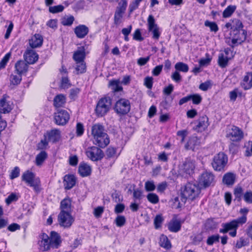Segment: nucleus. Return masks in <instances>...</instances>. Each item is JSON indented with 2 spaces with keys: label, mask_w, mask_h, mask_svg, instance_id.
Returning <instances> with one entry per match:
<instances>
[{
  "label": "nucleus",
  "mask_w": 252,
  "mask_h": 252,
  "mask_svg": "<svg viewBox=\"0 0 252 252\" xmlns=\"http://www.w3.org/2000/svg\"><path fill=\"white\" fill-rule=\"evenodd\" d=\"M62 240L60 235L52 231L48 236L45 233L38 235L37 245L38 249L42 252L50 251L51 249H58L61 245Z\"/></svg>",
  "instance_id": "f257e3e1"
},
{
  "label": "nucleus",
  "mask_w": 252,
  "mask_h": 252,
  "mask_svg": "<svg viewBox=\"0 0 252 252\" xmlns=\"http://www.w3.org/2000/svg\"><path fill=\"white\" fill-rule=\"evenodd\" d=\"M247 221V216H243L231 221L221 224L222 228H220L219 232L225 234L229 231V234L232 237L236 236L237 230L240 225H242Z\"/></svg>",
  "instance_id": "f03ea898"
},
{
  "label": "nucleus",
  "mask_w": 252,
  "mask_h": 252,
  "mask_svg": "<svg viewBox=\"0 0 252 252\" xmlns=\"http://www.w3.org/2000/svg\"><path fill=\"white\" fill-rule=\"evenodd\" d=\"M200 191V188L198 184L189 182L185 186L182 196L185 199L193 200L198 196Z\"/></svg>",
  "instance_id": "7ed1b4c3"
},
{
  "label": "nucleus",
  "mask_w": 252,
  "mask_h": 252,
  "mask_svg": "<svg viewBox=\"0 0 252 252\" xmlns=\"http://www.w3.org/2000/svg\"><path fill=\"white\" fill-rule=\"evenodd\" d=\"M21 178L22 181L32 187L35 192H39L41 191L40 179L39 178H35V174L32 172L26 171L22 174Z\"/></svg>",
  "instance_id": "20e7f679"
},
{
  "label": "nucleus",
  "mask_w": 252,
  "mask_h": 252,
  "mask_svg": "<svg viewBox=\"0 0 252 252\" xmlns=\"http://www.w3.org/2000/svg\"><path fill=\"white\" fill-rule=\"evenodd\" d=\"M227 162V155L223 152H220L214 157L211 164L215 171H224Z\"/></svg>",
  "instance_id": "39448f33"
},
{
  "label": "nucleus",
  "mask_w": 252,
  "mask_h": 252,
  "mask_svg": "<svg viewBox=\"0 0 252 252\" xmlns=\"http://www.w3.org/2000/svg\"><path fill=\"white\" fill-rule=\"evenodd\" d=\"M195 169L194 161L187 158L179 165L178 172L183 176L191 175L194 173Z\"/></svg>",
  "instance_id": "423d86ee"
},
{
  "label": "nucleus",
  "mask_w": 252,
  "mask_h": 252,
  "mask_svg": "<svg viewBox=\"0 0 252 252\" xmlns=\"http://www.w3.org/2000/svg\"><path fill=\"white\" fill-rule=\"evenodd\" d=\"M111 105V99L110 97H105L101 98L98 102L95 113L98 116H103L109 110Z\"/></svg>",
  "instance_id": "0eeeda50"
},
{
  "label": "nucleus",
  "mask_w": 252,
  "mask_h": 252,
  "mask_svg": "<svg viewBox=\"0 0 252 252\" xmlns=\"http://www.w3.org/2000/svg\"><path fill=\"white\" fill-rule=\"evenodd\" d=\"M215 182V176L210 171L203 172L199 177L198 185L204 188L213 185Z\"/></svg>",
  "instance_id": "6e6552de"
},
{
  "label": "nucleus",
  "mask_w": 252,
  "mask_h": 252,
  "mask_svg": "<svg viewBox=\"0 0 252 252\" xmlns=\"http://www.w3.org/2000/svg\"><path fill=\"white\" fill-rule=\"evenodd\" d=\"M59 224L64 228H69L74 221L71 214L65 211H61L58 217Z\"/></svg>",
  "instance_id": "1a4fd4ad"
},
{
  "label": "nucleus",
  "mask_w": 252,
  "mask_h": 252,
  "mask_svg": "<svg viewBox=\"0 0 252 252\" xmlns=\"http://www.w3.org/2000/svg\"><path fill=\"white\" fill-rule=\"evenodd\" d=\"M130 106L129 101L124 98L118 100L115 105L114 110L120 115L127 114L130 110Z\"/></svg>",
  "instance_id": "9d476101"
},
{
  "label": "nucleus",
  "mask_w": 252,
  "mask_h": 252,
  "mask_svg": "<svg viewBox=\"0 0 252 252\" xmlns=\"http://www.w3.org/2000/svg\"><path fill=\"white\" fill-rule=\"evenodd\" d=\"M13 104L9 96L3 95L0 98V112L6 114L9 113L13 109Z\"/></svg>",
  "instance_id": "9b49d317"
},
{
  "label": "nucleus",
  "mask_w": 252,
  "mask_h": 252,
  "mask_svg": "<svg viewBox=\"0 0 252 252\" xmlns=\"http://www.w3.org/2000/svg\"><path fill=\"white\" fill-rule=\"evenodd\" d=\"M148 26L149 31L153 34V38L158 39L160 35L159 28L156 23L154 16L151 15L148 18Z\"/></svg>",
  "instance_id": "f8f14e48"
},
{
  "label": "nucleus",
  "mask_w": 252,
  "mask_h": 252,
  "mask_svg": "<svg viewBox=\"0 0 252 252\" xmlns=\"http://www.w3.org/2000/svg\"><path fill=\"white\" fill-rule=\"evenodd\" d=\"M86 155L93 161L100 160L103 157L102 151L95 146L88 148L86 151Z\"/></svg>",
  "instance_id": "ddd939ff"
},
{
  "label": "nucleus",
  "mask_w": 252,
  "mask_h": 252,
  "mask_svg": "<svg viewBox=\"0 0 252 252\" xmlns=\"http://www.w3.org/2000/svg\"><path fill=\"white\" fill-rule=\"evenodd\" d=\"M226 136L232 141H238L243 137V132L238 127H232L227 131Z\"/></svg>",
  "instance_id": "4468645a"
},
{
  "label": "nucleus",
  "mask_w": 252,
  "mask_h": 252,
  "mask_svg": "<svg viewBox=\"0 0 252 252\" xmlns=\"http://www.w3.org/2000/svg\"><path fill=\"white\" fill-rule=\"evenodd\" d=\"M69 119L68 113L64 110H60L55 114L54 119L57 125H65Z\"/></svg>",
  "instance_id": "2eb2a0df"
},
{
  "label": "nucleus",
  "mask_w": 252,
  "mask_h": 252,
  "mask_svg": "<svg viewBox=\"0 0 252 252\" xmlns=\"http://www.w3.org/2000/svg\"><path fill=\"white\" fill-rule=\"evenodd\" d=\"M225 27L227 29L232 30L231 33L235 32L237 33L238 32L241 31L240 29L242 28V24L239 20L235 19L227 23Z\"/></svg>",
  "instance_id": "dca6fc26"
},
{
  "label": "nucleus",
  "mask_w": 252,
  "mask_h": 252,
  "mask_svg": "<svg viewBox=\"0 0 252 252\" xmlns=\"http://www.w3.org/2000/svg\"><path fill=\"white\" fill-rule=\"evenodd\" d=\"M232 42L233 44H240L244 42L246 39V33L243 30L231 33Z\"/></svg>",
  "instance_id": "f3484780"
},
{
  "label": "nucleus",
  "mask_w": 252,
  "mask_h": 252,
  "mask_svg": "<svg viewBox=\"0 0 252 252\" xmlns=\"http://www.w3.org/2000/svg\"><path fill=\"white\" fill-rule=\"evenodd\" d=\"M44 137H46L49 142L55 143L60 139V131L57 129H52L45 133L44 134Z\"/></svg>",
  "instance_id": "a211bd4d"
},
{
  "label": "nucleus",
  "mask_w": 252,
  "mask_h": 252,
  "mask_svg": "<svg viewBox=\"0 0 252 252\" xmlns=\"http://www.w3.org/2000/svg\"><path fill=\"white\" fill-rule=\"evenodd\" d=\"M76 182V179L73 175H66L63 178V186L64 189H70L75 186Z\"/></svg>",
  "instance_id": "6ab92c4d"
},
{
  "label": "nucleus",
  "mask_w": 252,
  "mask_h": 252,
  "mask_svg": "<svg viewBox=\"0 0 252 252\" xmlns=\"http://www.w3.org/2000/svg\"><path fill=\"white\" fill-rule=\"evenodd\" d=\"M94 144L101 148L106 147L110 143V140L108 134L101 135L100 137L94 139Z\"/></svg>",
  "instance_id": "aec40b11"
},
{
  "label": "nucleus",
  "mask_w": 252,
  "mask_h": 252,
  "mask_svg": "<svg viewBox=\"0 0 252 252\" xmlns=\"http://www.w3.org/2000/svg\"><path fill=\"white\" fill-rule=\"evenodd\" d=\"M24 57L25 61L28 63L30 64L34 63L38 59L37 54L32 49L27 50L24 55Z\"/></svg>",
  "instance_id": "412c9836"
},
{
  "label": "nucleus",
  "mask_w": 252,
  "mask_h": 252,
  "mask_svg": "<svg viewBox=\"0 0 252 252\" xmlns=\"http://www.w3.org/2000/svg\"><path fill=\"white\" fill-rule=\"evenodd\" d=\"M86 53H85V49L84 47H81L79 48L77 50L75 51L74 52L73 55V59L75 62H83L85 59Z\"/></svg>",
  "instance_id": "4be33fe9"
},
{
  "label": "nucleus",
  "mask_w": 252,
  "mask_h": 252,
  "mask_svg": "<svg viewBox=\"0 0 252 252\" xmlns=\"http://www.w3.org/2000/svg\"><path fill=\"white\" fill-rule=\"evenodd\" d=\"M43 42V38L39 34H35L29 40V44L32 48L40 46Z\"/></svg>",
  "instance_id": "5701e85b"
},
{
  "label": "nucleus",
  "mask_w": 252,
  "mask_h": 252,
  "mask_svg": "<svg viewBox=\"0 0 252 252\" xmlns=\"http://www.w3.org/2000/svg\"><path fill=\"white\" fill-rule=\"evenodd\" d=\"M235 175L234 174L228 172L225 174L222 178V182L227 186H232L235 181Z\"/></svg>",
  "instance_id": "b1692460"
},
{
  "label": "nucleus",
  "mask_w": 252,
  "mask_h": 252,
  "mask_svg": "<svg viewBox=\"0 0 252 252\" xmlns=\"http://www.w3.org/2000/svg\"><path fill=\"white\" fill-rule=\"evenodd\" d=\"M229 52V50L225 49L219 55L218 63L220 66L224 67L227 65L228 61V55Z\"/></svg>",
  "instance_id": "393cba45"
},
{
  "label": "nucleus",
  "mask_w": 252,
  "mask_h": 252,
  "mask_svg": "<svg viewBox=\"0 0 252 252\" xmlns=\"http://www.w3.org/2000/svg\"><path fill=\"white\" fill-rule=\"evenodd\" d=\"M200 143V139L197 136H193L189 138L185 145V148L187 150L191 149L193 150L196 146L199 145Z\"/></svg>",
  "instance_id": "a878e982"
},
{
  "label": "nucleus",
  "mask_w": 252,
  "mask_h": 252,
  "mask_svg": "<svg viewBox=\"0 0 252 252\" xmlns=\"http://www.w3.org/2000/svg\"><path fill=\"white\" fill-rule=\"evenodd\" d=\"M88 32V28L84 25H79L74 29V32L79 38H83L87 34Z\"/></svg>",
  "instance_id": "bb28decb"
},
{
  "label": "nucleus",
  "mask_w": 252,
  "mask_h": 252,
  "mask_svg": "<svg viewBox=\"0 0 252 252\" xmlns=\"http://www.w3.org/2000/svg\"><path fill=\"white\" fill-rule=\"evenodd\" d=\"M78 172L81 176L86 177L91 174V169L86 163H82L79 166Z\"/></svg>",
  "instance_id": "cd10ccee"
},
{
  "label": "nucleus",
  "mask_w": 252,
  "mask_h": 252,
  "mask_svg": "<svg viewBox=\"0 0 252 252\" xmlns=\"http://www.w3.org/2000/svg\"><path fill=\"white\" fill-rule=\"evenodd\" d=\"M15 67L17 73L20 74L26 72L28 69V65L23 61H18L15 64Z\"/></svg>",
  "instance_id": "c85d7f7f"
},
{
  "label": "nucleus",
  "mask_w": 252,
  "mask_h": 252,
  "mask_svg": "<svg viewBox=\"0 0 252 252\" xmlns=\"http://www.w3.org/2000/svg\"><path fill=\"white\" fill-rule=\"evenodd\" d=\"M181 228V224L178 220H173L171 221L168 225V229L172 232H178Z\"/></svg>",
  "instance_id": "c756f323"
},
{
  "label": "nucleus",
  "mask_w": 252,
  "mask_h": 252,
  "mask_svg": "<svg viewBox=\"0 0 252 252\" xmlns=\"http://www.w3.org/2000/svg\"><path fill=\"white\" fill-rule=\"evenodd\" d=\"M91 132L94 139L107 134L104 131L103 127H92Z\"/></svg>",
  "instance_id": "7c9ffc66"
},
{
  "label": "nucleus",
  "mask_w": 252,
  "mask_h": 252,
  "mask_svg": "<svg viewBox=\"0 0 252 252\" xmlns=\"http://www.w3.org/2000/svg\"><path fill=\"white\" fill-rule=\"evenodd\" d=\"M242 86L246 90L249 89L252 87V73H248L244 77Z\"/></svg>",
  "instance_id": "2f4dec72"
},
{
  "label": "nucleus",
  "mask_w": 252,
  "mask_h": 252,
  "mask_svg": "<svg viewBox=\"0 0 252 252\" xmlns=\"http://www.w3.org/2000/svg\"><path fill=\"white\" fill-rule=\"evenodd\" d=\"M47 158V154L45 151H42L37 154L35 158V164L37 166H40Z\"/></svg>",
  "instance_id": "473e14b6"
},
{
  "label": "nucleus",
  "mask_w": 252,
  "mask_h": 252,
  "mask_svg": "<svg viewBox=\"0 0 252 252\" xmlns=\"http://www.w3.org/2000/svg\"><path fill=\"white\" fill-rule=\"evenodd\" d=\"M159 243L161 247L166 249H169L171 247V245L168 238L163 234L160 236Z\"/></svg>",
  "instance_id": "72a5a7b5"
},
{
  "label": "nucleus",
  "mask_w": 252,
  "mask_h": 252,
  "mask_svg": "<svg viewBox=\"0 0 252 252\" xmlns=\"http://www.w3.org/2000/svg\"><path fill=\"white\" fill-rule=\"evenodd\" d=\"M109 86L114 92H119L123 90V87L120 85V81L119 80L110 81Z\"/></svg>",
  "instance_id": "f704fd0d"
},
{
  "label": "nucleus",
  "mask_w": 252,
  "mask_h": 252,
  "mask_svg": "<svg viewBox=\"0 0 252 252\" xmlns=\"http://www.w3.org/2000/svg\"><path fill=\"white\" fill-rule=\"evenodd\" d=\"M71 205V200L69 197L63 199L61 202V211H65L68 212L70 210Z\"/></svg>",
  "instance_id": "c9c22d12"
},
{
  "label": "nucleus",
  "mask_w": 252,
  "mask_h": 252,
  "mask_svg": "<svg viewBox=\"0 0 252 252\" xmlns=\"http://www.w3.org/2000/svg\"><path fill=\"white\" fill-rule=\"evenodd\" d=\"M65 103V97L63 94L57 95L54 99V105L56 107L62 106Z\"/></svg>",
  "instance_id": "e433bc0d"
},
{
  "label": "nucleus",
  "mask_w": 252,
  "mask_h": 252,
  "mask_svg": "<svg viewBox=\"0 0 252 252\" xmlns=\"http://www.w3.org/2000/svg\"><path fill=\"white\" fill-rule=\"evenodd\" d=\"M244 189L240 186L235 187L234 189V195L235 196V200L237 201H240L242 198H243Z\"/></svg>",
  "instance_id": "4c0bfd02"
},
{
  "label": "nucleus",
  "mask_w": 252,
  "mask_h": 252,
  "mask_svg": "<svg viewBox=\"0 0 252 252\" xmlns=\"http://www.w3.org/2000/svg\"><path fill=\"white\" fill-rule=\"evenodd\" d=\"M75 71L77 74L84 73L86 70V65L84 61L75 63Z\"/></svg>",
  "instance_id": "58836bf2"
},
{
  "label": "nucleus",
  "mask_w": 252,
  "mask_h": 252,
  "mask_svg": "<svg viewBox=\"0 0 252 252\" xmlns=\"http://www.w3.org/2000/svg\"><path fill=\"white\" fill-rule=\"evenodd\" d=\"M21 81V74H12L10 77V86H16L19 84Z\"/></svg>",
  "instance_id": "ea45409f"
},
{
  "label": "nucleus",
  "mask_w": 252,
  "mask_h": 252,
  "mask_svg": "<svg viewBox=\"0 0 252 252\" xmlns=\"http://www.w3.org/2000/svg\"><path fill=\"white\" fill-rule=\"evenodd\" d=\"M236 9V7L235 5L228 6L223 12V17L225 18L230 17Z\"/></svg>",
  "instance_id": "a19ab883"
},
{
  "label": "nucleus",
  "mask_w": 252,
  "mask_h": 252,
  "mask_svg": "<svg viewBox=\"0 0 252 252\" xmlns=\"http://www.w3.org/2000/svg\"><path fill=\"white\" fill-rule=\"evenodd\" d=\"M220 238V236L219 234L211 235L208 237L206 243L209 246H212L214 243L219 242Z\"/></svg>",
  "instance_id": "79ce46f5"
},
{
  "label": "nucleus",
  "mask_w": 252,
  "mask_h": 252,
  "mask_svg": "<svg viewBox=\"0 0 252 252\" xmlns=\"http://www.w3.org/2000/svg\"><path fill=\"white\" fill-rule=\"evenodd\" d=\"M147 200L151 203L156 204L159 202V197L154 193H149L147 195Z\"/></svg>",
  "instance_id": "37998d69"
},
{
  "label": "nucleus",
  "mask_w": 252,
  "mask_h": 252,
  "mask_svg": "<svg viewBox=\"0 0 252 252\" xmlns=\"http://www.w3.org/2000/svg\"><path fill=\"white\" fill-rule=\"evenodd\" d=\"M74 18L72 16H65L61 20V23L64 26H70L73 23Z\"/></svg>",
  "instance_id": "c03bdc74"
},
{
  "label": "nucleus",
  "mask_w": 252,
  "mask_h": 252,
  "mask_svg": "<svg viewBox=\"0 0 252 252\" xmlns=\"http://www.w3.org/2000/svg\"><path fill=\"white\" fill-rule=\"evenodd\" d=\"M175 68L178 71L184 72H187L189 70L188 65L182 62L177 63L175 65Z\"/></svg>",
  "instance_id": "a18cd8bd"
},
{
  "label": "nucleus",
  "mask_w": 252,
  "mask_h": 252,
  "mask_svg": "<svg viewBox=\"0 0 252 252\" xmlns=\"http://www.w3.org/2000/svg\"><path fill=\"white\" fill-rule=\"evenodd\" d=\"M163 220V218L161 215H158L156 216L154 219V225L156 229H158L161 227Z\"/></svg>",
  "instance_id": "49530a36"
},
{
  "label": "nucleus",
  "mask_w": 252,
  "mask_h": 252,
  "mask_svg": "<svg viewBox=\"0 0 252 252\" xmlns=\"http://www.w3.org/2000/svg\"><path fill=\"white\" fill-rule=\"evenodd\" d=\"M243 199L246 203L252 204V191L248 190L244 192Z\"/></svg>",
  "instance_id": "de8ad7c7"
},
{
  "label": "nucleus",
  "mask_w": 252,
  "mask_h": 252,
  "mask_svg": "<svg viewBox=\"0 0 252 252\" xmlns=\"http://www.w3.org/2000/svg\"><path fill=\"white\" fill-rule=\"evenodd\" d=\"M49 141L46 137H44V139L41 141L37 145V149L38 150L45 149L48 145Z\"/></svg>",
  "instance_id": "09e8293b"
},
{
  "label": "nucleus",
  "mask_w": 252,
  "mask_h": 252,
  "mask_svg": "<svg viewBox=\"0 0 252 252\" xmlns=\"http://www.w3.org/2000/svg\"><path fill=\"white\" fill-rule=\"evenodd\" d=\"M126 218L123 216H118L115 219L116 224L118 227H122L126 223Z\"/></svg>",
  "instance_id": "8fccbe9b"
},
{
  "label": "nucleus",
  "mask_w": 252,
  "mask_h": 252,
  "mask_svg": "<svg viewBox=\"0 0 252 252\" xmlns=\"http://www.w3.org/2000/svg\"><path fill=\"white\" fill-rule=\"evenodd\" d=\"M64 9V7L62 5H58L53 6H50L49 11L52 13H57L62 12Z\"/></svg>",
  "instance_id": "3c124183"
},
{
  "label": "nucleus",
  "mask_w": 252,
  "mask_h": 252,
  "mask_svg": "<svg viewBox=\"0 0 252 252\" xmlns=\"http://www.w3.org/2000/svg\"><path fill=\"white\" fill-rule=\"evenodd\" d=\"M204 25L206 27H209L212 32H217L218 30V27L216 23L206 21Z\"/></svg>",
  "instance_id": "603ef678"
},
{
  "label": "nucleus",
  "mask_w": 252,
  "mask_h": 252,
  "mask_svg": "<svg viewBox=\"0 0 252 252\" xmlns=\"http://www.w3.org/2000/svg\"><path fill=\"white\" fill-rule=\"evenodd\" d=\"M145 189L147 191H152L156 189V186L153 181H148L145 184Z\"/></svg>",
  "instance_id": "864d4df0"
},
{
  "label": "nucleus",
  "mask_w": 252,
  "mask_h": 252,
  "mask_svg": "<svg viewBox=\"0 0 252 252\" xmlns=\"http://www.w3.org/2000/svg\"><path fill=\"white\" fill-rule=\"evenodd\" d=\"M124 12L117 10L115 14L114 22L116 25L119 24L121 22L123 14Z\"/></svg>",
  "instance_id": "5fc2aeb1"
},
{
  "label": "nucleus",
  "mask_w": 252,
  "mask_h": 252,
  "mask_svg": "<svg viewBox=\"0 0 252 252\" xmlns=\"http://www.w3.org/2000/svg\"><path fill=\"white\" fill-rule=\"evenodd\" d=\"M248 244V240L243 237H241L237 241L236 244V247L238 249H240L242 247L246 246Z\"/></svg>",
  "instance_id": "6e6d98bb"
},
{
  "label": "nucleus",
  "mask_w": 252,
  "mask_h": 252,
  "mask_svg": "<svg viewBox=\"0 0 252 252\" xmlns=\"http://www.w3.org/2000/svg\"><path fill=\"white\" fill-rule=\"evenodd\" d=\"M20 168L18 166H16L11 171L9 175L10 179L13 180L16 178H17L20 175Z\"/></svg>",
  "instance_id": "4d7b16f0"
},
{
  "label": "nucleus",
  "mask_w": 252,
  "mask_h": 252,
  "mask_svg": "<svg viewBox=\"0 0 252 252\" xmlns=\"http://www.w3.org/2000/svg\"><path fill=\"white\" fill-rule=\"evenodd\" d=\"M190 100L192 99V102L195 104H199L202 100V97L198 94H194L193 95H189Z\"/></svg>",
  "instance_id": "13d9d810"
},
{
  "label": "nucleus",
  "mask_w": 252,
  "mask_h": 252,
  "mask_svg": "<svg viewBox=\"0 0 252 252\" xmlns=\"http://www.w3.org/2000/svg\"><path fill=\"white\" fill-rule=\"evenodd\" d=\"M18 199V196L15 193H11L5 199V202L7 205H9L13 201H16Z\"/></svg>",
  "instance_id": "bf43d9fd"
},
{
  "label": "nucleus",
  "mask_w": 252,
  "mask_h": 252,
  "mask_svg": "<svg viewBox=\"0 0 252 252\" xmlns=\"http://www.w3.org/2000/svg\"><path fill=\"white\" fill-rule=\"evenodd\" d=\"M116 154V149L113 147H109L106 152V155L108 158L114 157Z\"/></svg>",
  "instance_id": "052dcab7"
},
{
  "label": "nucleus",
  "mask_w": 252,
  "mask_h": 252,
  "mask_svg": "<svg viewBox=\"0 0 252 252\" xmlns=\"http://www.w3.org/2000/svg\"><path fill=\"white\" fill-rule=\"evenodd\" d=\"M127 6L126 0H121L119 3V6L117 8L118 10L125 12Z\"/></svg>",
  "instance_id": "680f3d73"
},
{
  "label": "nucleus",
  "mask_w": 252,
  "mask_h": 252,
  "mask_svg": "<svg viewBox=\"0 0 252 252\" xmlns=\"http://www.w3.org/2000/svg\"><path fill=\"white\" fill-rule=\"evenodd\" d=\"M142 192L141 190L137 189H133V196L135 201L137 199H141L142 198Z\"/></svg>",
  "instance_id": "e2e57ef3"
},
{
  "label": "nucleus",
  "mask_w": 252,
  "mask_h": 252,
  "mask_svg": "<svg viewBox=\"0 0 252 252\" xmlns=\"http://www.w3.org/2000/svg\"><path fill=\"white\" fill-rule=\"evenodd\" d=\"M104 211L103 207L98 206L94 209V214L96 218H99Z\"/></svg>",
  "instance_id": "0e129e2a"
},
{
  "label": "nucleus",
  "mask_w": 252,
  "mask_h": 252,
  "mask_svg": "<svg viewBox=\"0 0 252 252\" xmlns=\"http://www.w3.org/2000/svg\"><path fill=\"white\" fill-rule=\"evenodd\" d=\"M125 208V206L123 204H117L115 208V213L116 214H120L122 213Z\"/></svg>",
  "instance_id": "69168bd1"
},
{
  "label": "nucleus",
  "mask_w": 252,
  "mask_h": 252,
  "mask_svg": "<svg viewBox=\"0 0 252 252\" xmlns=\"http://www.w3.org/2000/svg\"><path fill=\"white\" fill-rule=\"evenodd\" d=\"M167 187V184L166 182H163L158 185L157 187V191L159 192H163Z\"/></svg>",
  "instance_id": "338daca9"
},
{
  "label": "nucleus",
  "mask_w": 252,
  "mask_h": 252,
  "mask_svg": "<svg viewBox=\"0 0 252 252\" xmlns=\"http://www.w3.org/2000/svg\"><path fill=\"white\" fill-rule=\"evenodd\" d=\"M245 155L247 157L252 156V142H249L246 146Z\"/></svg>",
  "instance_id": "774afa93"
}]
</instances>
